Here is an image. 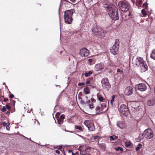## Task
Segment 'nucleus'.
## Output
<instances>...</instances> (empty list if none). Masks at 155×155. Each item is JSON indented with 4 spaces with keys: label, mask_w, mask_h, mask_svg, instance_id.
<instances>
[{
    "label": "nucleus",
    "mask_w": 155,
    "mask_h": 155,
    "mask_svg": "<svg viewBox=\"0 0 155 155\" xmlns=\"http://www.w3.org/2000/svg\"><path fill=\"white\" fill-rule=\"evenodd\" d=\"M133 61L134 67H137L140 66L141 72H144L147 70V66L146 62L142 58L137 57L133 59Z\"/></svg>",
    "instance_id": "f257e3e1"
},
{
    "label": "nucleus",
    "mask_w": 155,
    "mask_h": 155,
    "mask_svg": "<svg viewBox=\"0 0 155 155\" xmlns=\"http://www.w3.org/2000/svg\"><path fill=\"white\" fill-rule=\"evenodd\" d=\"M110 17L114 20H117L119 18L118 9L115 6L107 7L106 9Z\"/></svg>",
    "instance_id": "f03ea898"
},
{
    "label": "nucleus",
    "mask_w": 155,
    "mask_h": 155,
    "mask_svg": "<svg viewBox=\"0 0 155 155\" xmlns=\"http://www.w3.org/2000/svg\"><path fill=\"white\" fill-rule=\"evenodd\" d=\"M74 11L73 9L66 11L64 12V18L66 23L71 24L73 20L72 15Z\"/></svg>",
    "instance_id": "7ed1b4c3"
},
{
    "label": "nucleus",
    "mask_w": 155,
    "mask_h": 155,
    "mask_svg": "<svg viewBox=\"0 0 155 155\" xmlns=\"http://www.w3.org/2000/svg\"><path fill=\"white\" fill-rule=\"evenodd\" d=\"M118 6L123 12H127L130 8V5L129 3L125 1H120L119 2Z\"/></svg>",
    "instance_id": "20e7f679"
},
{
    "label": "nucleus",
    "mask_w": 155,
    "mask_h": 155,
    "mask_svg": "<svg viewBox=\"0 0 155 155\" xmlns=\"http://www.w3.org/2000/svg\"><path fill=\"white\" fill-rule=\"evenodd\" d=\"M101 83L102 87L104 90L108 91L111 87V84L107 78H103L101 81Z\"/></svg>",
    "instance_id": "39448f33"
},
{
    "label": "nucleus",
    "mask_w": 155,
    "mask_h": 155,
    "mask_svg": "<svg viewBox=\"0 0 155 155\" xmlns=\"http://www.w3.org/2000/svg\"><path fill=\"white\" fill-rule=\"evenodd\" d=\"M92 32L94 35H98L100 37H104L106 33V31L102 28H94Z\"/></svg>",
    "instance_id": "423d86ee"
},
{
    "label": "nucleus",
    "mask_w": 155,
    "mask_h": 155,
    "mask_svg": "<svg viewBox=\"0 0 155 155\" xmlns=\"http://www.w3.org/2000/svg\"><path fill=\"white\" fill-rule=\"evenodd\" d=\"M119 45V41L118 39H116L114 45L110 49V51L111 53L114 55L117 54L118 51Z\"/></svg>",
    "instance_id": "0eeeda50"
},
{
    "label": "nucleus",
    "mask_w": 155,
    "mask_h": 155,
    "mask_svg": "<svg viewBox=\"0 0 155 155\" xmlns=\"http://www.w3.org/2000/svg\"><path fill=\"white\" fill-rule=\"evenodd\" d=\"M119 110L122 115L125 117H127L129 113L127 106L124 104H122L120 106Z\"/></svg>",
    "instance_id": "6e6552de"
},
{
    "label": "nucleus",
    "mask_w": 155,
    "mask_h": 155,
    "mask_svg": "<svg viewBox=\"0 0 155 155\" xmlns=\"http://www.w3.org/2000/svg\"><path fill=\"white\" fill-rule=\"evenodd\" d=\"M143 135L146 139H150L153 137V132L151 129H147L144 131Z\"/></svg>",
    "instance_id": "1a4fd4ad"
},
{
    "label": "nucleus",
    "mask_w": 155,
    "mask_h": 155,
    "mask_svg": "<svg viewBox=\"0 0 155 155\" xmlns=\"http://www.w3.org/2000/svg\"><path fill=\"white\" fill-rule=\"evenodd\" d=\"M84 124L91 131H93L95 129L93 122L90 120H86L84 122Z\"/></svg>",
    "instance_id": "9d476101"
},
{
    "label": "nucleus",
    "mask_w": 155,
    "mask_h": 155,
    "mask_svg": "<svg viewBox=\"0 0 155 155\" xmlns=\"http://www.w3.org/2000/svg\"><path fill=\"white\" fill-rule=\"evenodd\" d=\"M80 54L83 57H87L89 54V51L85 48H82L80 50Z\"/></svg>",
    "instance_id": "9b49d317"
},
{
    "label": "nucleus",
    "mask_w": 155,
    "mask_h": 155,
    "mask_svg": "<svg viewBox=\"0 0 155 155\" xmlns=\"http://www.w3.org/2000/svg\"><path fill=\"white\" fill-rule=\"evenodd\" d=\"M136 87L139 91H145L147 89V87L144 84L141 83L137 85Z\"/></svg>",
    "instance_id": "f8f14e48"
},
{
    "label": "nucleus",
    "mask_w": 155,
    "mask_h": 155,
    "mask_svg": "<svg viewBox=\"0 0 155 155\" xmlns=\"http://www.w3.org/2000/svg\"><path fill=\"white\" fill-rule=\"evenodd\" d=\"M133 92V88L130 86L127 87L124 90V94L127 96L130 95Z\"/></svg>",
    "instance_id": "ddd939ff"
},
{
    "label": "nucleus",
    "mask_w": 155,
    "mask_h": 155,
    "mask_svg": "<svg viewBox=\"0 0 155 155\" xmlns=\"http://www.w3.org/2000/svg\"><path fill=\"white\" fill-rule=\"evenodd\" d=\"M104 67V65L103 63L97 64L95 67V69L97 71H100L102 70Z\"/></svg>",
    "instance_id": "4468645a"
},
{
    "label": "nucleus",
    "mask_w": 155,
    "mask_h": 155,
    "mask_svg": "<svg viewBox=\"0 0 155 155\" xmlns=\"http://www.w3.org/2000/svg\"><path fill=\"white\" fill-rule=\"evenodd\" d=\"M106 107V106L105 105H104V107H103L102 105H100L97 106L95 109L97 114H98L102 112L104 110V108Z\"/></svg>",
    "instance_id": "2eb2a0df"
},
{
    "label": "nucleus",
    "mask_w": 155,
    "mask_h": 155,
    "mask_svg": "<svg viewBox=\"0 0 155 155\" xmlns=\"http://www.w3.org/2000/svg\"><path fill=\"white\" fill-rule=\"evenodd\" d=\"M155 104V98L154 97L149 100L147 102V104L149 106H153Z\"/></svg>",
    "instance_id": "dca6fc26"
},
{
    "label": "nucleus",
    "mask_w": 155,
    "mask_h": 155,
    "mask_svg": "<svg viewBox=\"0 0 155 155\" xmlns=\"http://www.w3.org/2000/svg\"><path fill=\"white\" fill-rule=\"evenodd\" d=\"M117 125L121 129H123L124 128L123 122L120 121H118L117 122Z\"/></svg>",
    "instance_id": "f3484780"
},
{
    "label": "nucleus",
    "mask_w": 155,
    "mask_h": 155,
    "mask_svg": "<svg viewBox=\"0 0 155 155\" xmlns=\"http://www.w3.org/2000/svg\"><path fill=\"white\" fill-rule=\"evenodd\" d=\"M97 99L100 101L103 102L104 98L100 94H98L97 95Z\"/></svg>",
    "instance_id": "a211bd4d"
},
{
    "label": "nucleus",
    "mask_w": 155,
    "mask_h": 155,
    "mask_svg": "<svg viewBox=\"0 0 155 155\" xmlns=\"http://www.w3.org/2000/svg\"><path fill=\"white\" fill-rule=\"evenodd\" d=\"M84 93L86 94H88L90 93V90L88 87H86L84 89Z\"/></svg>",
    "instance_id": "6ab92c4d"
},
{
    "label": "nucleus",
    "mask_w": 155,
    "mask_h": 155,
    "mask_svg": "<svg viewBox=\"0 0 155 155\" xmlns=\"http://www.w3.org/2000/svg\"><path fill=\"white\" fill-rule=\"evenodd\" d=\"M150 57L151 58L155 60V50H154L152 51Z\"/></svg>",
    "instance_id": "aec40b11"
},
{
    "label": "nucleus",
    "mask_w": 155,
    "mask_h": 155,
    "mask_svg": "<svg viewBox=\"0 0 155 155\" xmlns=\"http://www.w3.org/2000/svg\"><path fill=\"white\" fill-rule=\"evenodd\" d=\"M92 74V71H89L88 72L85 73L84 75L85 77H87L89 76Z\"/></svg>",
    "instance_id": "412c9836"
},
{
    "label": "nucleus",
    "mask_w": 155,
    "mask_h": 155,
    "mask_svg": "<svg viewBox=\"0 0 155 155\" xmlns=\"http://www.w3.org/2000/svg\"><path fill=\"white\" fill-rule=\"evenodd\" d=\"M118 137L114 136H111L110 137V140L112 141L116 140L117 139Z\"/></svg>",
    "instance_id": "4be33fe9"
},
{
    "label": "nucleus",
    "mask_w": 155,
    "mask_h": 155,
    "mask_svg": "<svg viewBox=\"0 0 155 155\" xmlns=\"http://www.w3.org/2000/svg\"><path fill=\"white\" fill-rule=\"evenodd\" d=\"M75 128L76 129H78L79 130L81 131H83V130L81 127L78 126H76L75 127Z\"/></svg>",
    "instance_id": "5701e85b"
},
{
    "label": "nucleus",
    "mask_w": 155,
    "mask_h": 155,
    "mask_svg": "<svg viewBox=\"0 0 155 155\" xmlns=\"http://www.w3.org/2000/svg\"><path fill=\"white\" fill-rule=\"evenodd\" d=\"M142 145L140 144H139L137 147L136 148V150L137 151H139L141 148Z\"/></svg>",
    "instance_id": "b1692460"
},
{
    "label": "nucleus",
    "mask_w": 155,
    "mask_h": 155,
    "mask_svg": "<svg viewBox=\"0 0 155 155\" xmlns=\"http://www.w3.org/2000/svg\"><path fill=\"white\" fill-rule=\"evenodd\" d=\"M88 106L89 107V108L91 109H92L94 107L93 103L92 102H91V103L88 104Z\"/></svg>",
    "instance_id": "393cba45"
},
{
    "label": "nucleus",
    "mask_w": 155,
    "mask_h": 155,
    "mask_svg": "<svg viewBox=\"0 0 155 155\" xmlns=\"http://www.w3.org/2000/svg\"><path fill=\"white\" fill-rule=\"evenodd\" d=\"M58 120V123L59 124H61L63 122V120L60 118H57Z\"/></svg>",
    "instance_id": "a878e982"
},
{
    "label": "nucleus",
    "mask_w": 155,
    "mask_h": 155,
    "mask_svg": "<svg viewBox=\"0 0 155 155\" xmlns=\"http://www.w3.org/2000/svg\"><path fill=\"white\" fill-rule=\"evenodd\" d=\"M115 98V96L114 95H113L112 97V99H111L110 102V104L112 106L113 105V102L114 101V99Z\"/></svg>",
    "instance_id": "bb28decb"
},
{
    "label": "nucleus",
    "mask_w": 155,
    "mask_h": 155,
    "mask_svg": "<svg viewBox=\"0 0 155 155\" xmlns=\"http://www.w3.org/2000/svg\"><path fill=\"white\" fill-rule=\"evenodd\" d=\"M115 150L117 151H120L121 152L123 151V148L120 147H118L117 148H116Z\"/></svg>",
    "instance_id": "cd10ccee"
},
{
    "label": "nucleus",
    "mask_w": 155,
    "mask_h": 155,
    "mask_svg": "<svg viewBox=\"0 0 155 155\" xmlns=\"http://www.w3.org/2000/svg\"><path fill=\"white\" fill-rule=\"evenodd\" d=\"M126 146L128 147L131 146V143L130 142H125Z\"/></svg>",
    "instance_id": "c85d7f7f"
},
{
    "label": "nucleus",
    "mask_w": 155,
    "mask_h": 155,
    "mask_svg": "<svg viewBox=\"0 0 155 155\" xmlns=\"http://www.w3.org/2000/svg\"><path fill=\"white\" fill-rule=\"evenodd\" d=\"M100 147L102 150H105L106 147V145L104 143L101 144Z\"/></svg>",
    "instance_id": "c756f323"
},
{
    "label": "nucleus",
    "mask_w": 155,
    "mask_h": 155,
    "mask_svg": "<svg viewBox=\"0 0 155 155\" xmlns=\"http://www.w3.org/2000/svg\"><path fill=\"white\" fill-rule=\"evenodd\" d=\"M141 12H142V13L143 15V16H145L147 15L146 12V11L145 9H142L141 11Z\"/></svg>",
    "instance_id": "7c9ffc66"
},
{
    "label": "nucleus",
    "mask_w": 155,
    "mask_h": 155,
    "mask_svg": "<svg viewBox=\"0 0 155 155\" xmlns=\"http://www.w3.org/2000/svg\"><path fill=\"white\" fill-rule=\"evenodd\" d=\"M144 137V135L143 136L142 134H140L138 138L139 140H141Z\"/></svg>",
    "instance_id": "2f4dec72"
},
{
    "label": "nucleus",
    "mask_w": 155,
    "mask_h": 155,
    "mask_svg": "<svg viewBox=\"0 0 155 155\" xmlns=\"http://www.w3.org/2000/svg\"><path fill=\"white\" fill-rule=\"evenodd\" d=\"M2 112H4L6 110V108L5 106H3L1 109Z\"/></svg>",
    "instance_id": "473e14b6"
},
{
    "label": "nucleus",
    "mask_w": 155,
    "mask_h": 155,
    "mask_svg": "<svg viewBox=\"0 0 155 155\" xmlns=\"http://www.w3.org/2000/svg\"><path fill=\"white\" fill-rule=\"evenodd\" d=\"M117 72H119L120 74H121L123 73V71L120 69H118L117 71Z\"/></svg>",
    "instance_id": "72a5a7b5"
},
{
    "label": "nucleus",
    "mask_w": 155,
    "mask_h": 155,
    "mask_svg": "<svg viewBox=\"0 0 155 155\" xmlns=\"http://www.w3.org/2000/svg\"><path fill=\"white\" fill-rule=\"evenodd\" d=\"M5 106H6V109L7 108L8 110H10V109L11 107L9 106V105H8V104H6Z\"/></svg>",
    "instance_id": "f704fd0d"
},
{
    "label": "nucleus",
    "mask_w": 155,
    "mask_h": 155,
    "mask_svg": "<svg viewBox=\"0 0 155 155\" xmlns=\"http://www.w3.org/2000/svg\"><path fill=\"white\" fill-rule=\"evenodd\" d=\"M99 138V137L97 136H96L93 138V139L94 140H96L97 139H98Z\"/></svg>",
    "instance_id": "c9c22d12"
},
{
    "label": "nucleus",
    "mask_w": 155,
    "mask_h": 155,
    "mask_svg": "<svg viewBox=\"0 0 155 155\" xmlns=\"http://www.w3.org/2000/svg\"><path fill=\"white\" fill-rule=\"evenodd\" d=\"M85 84L84 83H79L78 84V85L79 86H81L82 85H84Z\"/></svg>",
    "instance_id": "e433bc0d"
},
{
    "label": "nucleus",
    "mask_w": 155,
    "mask_h": 155,
    "mask_svg": "<svg viewBox=\"0 0 155 155\" xmlns=\"http://www.w3.org/2000/svg\"><path fill=\"white\" fill-rule=\"evenodd\" d=\"M65 118L64 116V115H62L61 116L60 118L63 120Z\"/></svg>",
    "instance_id": "4c0bfd02"
},
{
    "label": "nucleus",
    "mask_w": 155,
    "mask_h": 155,
    "mask_svg": "<svg viewBox=\"0 0 155 155\" xmlns=\"http://www.w3.org/2000/svg\"><path fill=\"white\" fill-rule=\"evenodd\" d=\"M60 114V113L59 112L57 113L56 114V118H58V117L59 116Z\"/></svg>",
    "instance_id": "58836bf2"
},
{
    "label": "nucleus",
    "mask_w": 155,
    "mask_h": 155,
    "mask_svg": "<svg viewBox=\"0 0 155 155\" xmlns=\"http://www.w3.org/2000/svg\"><path fill=\"white\" fill-rule=\"evenodd\" d=\"M9 97L11 98H12L14 97V95L13 94H11L9 96Z\"/></svg>",
    "instance_id": "ea45409f"
},
{
    "label": "nucleus",
    "mask_w": 155,
    "mask_h": 155,
    "mask_svg": "<svg viewBox=\"0 0 155 155\" xmlns=\"http://www.w3.org/2000/svg\"><path fill=\"white\" fill-rule=\"evenodd\" d=\"M80 102L82 104H85V102L84 101H83L82 100H81L80 101Z\"/></svg>",
    "instance_id": "a19ab883"
},
{
    "label": "nucleus",
    "mask_w": 155,
    "mask_h": 155,
    "mask_svg": "<svg viewBox=\"0 0 155 155\" xmlns=\"http://www.w3.org/2000/svg\"><path fill=\"white\" fill-rule=\"evenodd\" d=\"M90 81L89 80H87L86 81V84H89L90 83Z\"/></svg>",
    "instance_id": "79ce46f5"
},
{
    "label": "nucleus",
    "mask_w": 155,
    "mask_h": 155,
    "mask_svg": "<svg viewBox=\"0 0 155 155\" xmlns=\"http://www.w3.org/2000/svg\"><path fill=\"white\" fill-rule=\"evenodd\" d=\"M6 128L7 130H10V127L9 126L7 125L6 127Z\"/></svg>",
    "instance_id": "37998d69"
},
{
    "label": "nucleus",
    "mask_w": 155,
    "mask_h": 155,
    "mask_svg": "<svg viewBox=\"0 0 155 155\" xmlns=\"http://www.w3.org/2000/svg\"><path fill=\"white\" fill-rule=\"evenodd\" d=\"M55 152L58 154H59L60 153V151L58 150H56L55 151Z\"/></svg>",
    "instance_id": "c03bdc74"
},
{
    "label": "nucleus",
    "mask_w": 155,
    "mask_h": 155,
    "mask_svg": "<svg viewBox=\"0 0 155 155\" xmlns=\"http://www.w3.org/2000/svg\"><path fill=\"white\" fill-rule=\"evenodd\" d=\"M8 98H5L4 99V101L5 102H6L7 101H8Z\"/></svg>",
    "instance_id": "a18cd8bd"
},
{
    "label": "nucleus",
    "mask_w": 155,
    "mask_h": 155,
    "mask_svg": "<svg viewBox=\"0 0 155 155\" xmlns=\"http://www.w3.org/2000/svg\"><path fill=\"white\" fill-rule=\"evenodd\" d=\"M71 2L73 3H75L76 2V0H70Z\"/></svg>",
    "instance_id": "49530a36"
},
{
    "label": "nucleus",
    "mask_w": 155,
    "mask_h": 155,
    "mask_svg": "<svg viewBox=\"0 0 155 155\" xmlns=\"http://www.w3.org/2000/svg\"><path fill=\"white\" fill-rule=\"evenodd\" d=\"M88 61L89 62H92V60L91 59H88Z\"/></svg>",
    "instance_id": "de8ad7c7"
},
{
    "label": "nucleus",
    "mask_w": 155,
    "mask_h": 155,
    "mask_svg": "<svg viewBox=\"0 0 155 155\" xmlns=\"http://www.w3.org/2000/svg\"><path fill=\"white\" fill-rule=\"evenodd\" d=\"M68 4H69V5H72V4L71 3V2H68Z\"/></svg>",
    "instance_id": "09e8293b"
},
{
    "label": "nucleus",
    "mask_w": 155,
    "mask_h": 155,
    "mask_svg": "<svg viewBox=\"0 0 155 155\" xmlns=\"http://www.w3.org/2000/svg\"><path fill=\"white\" fill-rule=\"evenodd\" d=\"M90 100H89L87 102V103L88 104V103H90Z\"/></svg>",
    "instance_id": "8fccbe9b"
},
{
    "label": "nucleus",
    "mask_w": 155,
    "mask_h": 155,
    "mask_svg": "<svg viewBox=\"0 0 155 155\" xmlns=\"http://www.w3.org/2000/svg\"><path fill=\"white\" fill-rule=\"evenodd\" d=\"M6 114H10V112H9L8 111H7L6 112Z\"/></svg>",
    "instance_id": "3c124183"
},
{
    "label": "nucleus",
    "mask_w": 155,
    "mask_h": 155,
    "mask_svg": "<svg viewBox=\"0 0 155 155\" xmlns=\"http://www.w3.org/2000/svg\"><path fill=\"white\" fill-rule=\"evenodd\" d=\"M72 155H76V154L73 153H72Z\"/></svg>",
    "instance_id": "603ef678"
},
{
    "label": "nucleus",
    "mask_w": 155,
    "mask_h": 155,
    "mask_svg": "<svg viewBox=\"0 0 155 155\" xmlns=\"http://www.w3.org/2000/svg\"><path fill=\"white\" fill-rule=\"evenodd\" d=\"M72 152V150H69V152L70 153Z\"/></svg>",
    "instance_id": "864d4df0"
},
{
    "label": "nucleus",
    "mask_w": 155,
    "mask_h": 155,
    "mask_svg": "<svg viewBox=\"0 0 155 155\" xmlns=\"http://www.w3.org/2000/svg\"><path fill=\"white\" fill-rule=\"evenodd\" d=\"M130 12H129V14H128V15L129 16H130Z\"/></svg>",
    "instance_id": "5fc2aeb1"
},
{
    "label": "nucleus",
    "mask_w": 155,
    "mask_h": 155,
    "mask_svg": "<svg viewBox=\"0 0 155 155\" xmlns=\"http://www.w3.org/2000/svg\"><path fill=\"white\" fill-rule=\"evenodd\" d=\"M3 84H5V85H6V86H6V84H5V83H3Z\"/></svg>",
    "instance_id": "6e6d98bb"
},
{
    "label": "nucleus",
    "mask_w": 155,
    "mask_h": 155,
    "mask_svg": "<svg viewBox=\"0 0 155 155\" xmlns=\"http://www.w3.org/2000/svg\"><path fill=\"white\" fill-rule=\"evenodd\" d=\"M3 125H5V124H4V123H3Z\"/></svg>",
    "instance_id": "4d7b16f0"
},
{
    "label": "nucleus",
    "mask_w": 155,
    "mask_h": 155,
    "mask_svg": "<svg viewBox=\"0 0 155 155\" xmlns=\"http://www.w3.org/2000/svg\"><path fill=\"white\" fill-rule=\"evenodd\" d=\"M3 125H5V124H4V123H3Z\"/></svg>",
    "instance_id": "13d9d810"
},
{
    "label": "nucleus",
    "mask_w": 155,
    "mask_h": 155,
    "mask_svg": "<svg viewBox=\"0 0 155 155\" xmlns=\"http://www.w3.org/2000/svg\"><path fill=\"white\" fill-rule=\"evenodd\" d=\"M3 125H5V124H4V123H3Z\"/></svg>",
    "instance_id": "bf43d9fd"
},
{
    "label": "nucleus",
    "mask_w": 155,
    "mask_h": 155,
    "mask_svg": "<svg viewBox=\"0 0 155 155\" xmlns=\"http://www.w3.org/2000/svg\"><path fill=\"white\" fill-rule=\"evenodd\" d=\"M60 148H62V147H60Z\"/></svg>",
    "instance_id": "052dcab7"
}]
</instances>
